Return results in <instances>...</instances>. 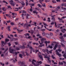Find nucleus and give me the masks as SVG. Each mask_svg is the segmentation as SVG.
I'll list each match as a JSON object with an SVG mask.
<instances>
[{"mask_svg": "<svg viewBox=\"0 0 66 66\" xmlns=\"http://www.w3.org/2000/svg\"><path fill=\"white\" fill-rule=\"evenodd\" d=\"M45 29H42L41 30V31H43V32H44V31H45Z\"/></svg>", "mask_w": 66, "mask_h": 66, "instance_id": "nucleus-49", "label": "nucleus"}, {"mask_svg": "<svg viewBox=\"0 0 66 66\" xmlns=\"http://www.w3.org/2000/svg\"><path fill=\"white\" fill-rule=\"evenodd\" d=\"M38 6V7H42V6L40 5V4H38L37 5Z\"/></svg>", "mask_w": 66, "mask_h": 66, "instance_id": "nucleus-55", "label": "nucleus"}, {"mask_svg": "<svg viewBox=\"0 0 66 66\" xmlns=\"http://www.w3.org/2000/svg\"><path fill=\"white\" fill-rule=\"evenodd\" d=\"M63 56L64 57L65 59H66V55H65V54H64L63 55Z\"/></svg>", "mask_w": 66, "mask_h": 66, "instance_id": "nucleus-57", "label": "nucleus"}, {"mask_svg": "<svg viewBox=\"0 0 66 66\" xmlns=\"http://www.w3.org/2000/svg\"><path fill=\"white\" fill-rule=\"evenodd\" d=\"M37 63H38L37 64H42V61H37Z\"/></svg>", "mask_w": 66, "mask_h": 66, "instance_id": "nucleus-25", "label": "nucleus"}, {"mask_svg": "<svg viewBox=\"0 0 66 66\" xmlns=\"http://www.w3.org/2000/svg\"><path fill=\"white\" fill-rule=\"evenodd\" d=\"M39 2L42 4V2H43V0H39Z\"/></svg>", "mask_w": 66, "mask_h": 66, "instance_id": "nucleus-36", "label": "nucleus"}, {"mask_svg": "<svg viewBox=\"0 0 66 66\" xmlns=\"http://www.w3.org/2000/svg\"><path fill=\"white\" fill-rule=\"evenodd\" d=\"M51 20H53L54 21V20H55V18H52L51 19Z\"/></svg>", "mask_w": 66, "mask_h": 66, "instance_id": "nucleus-63", "label": "nucleus"}, {"mask_svg": "<svg viewBox=\"0 0 66 66\" xmlns=\"http://www.w3.org/2000/svg\"><path fill=\"white\" fill-rule=\"evenodd\" d=\"M59 64L60 65H63V63L62 62L61 63L60 62H59Z\"/></svg>", "mask_w": 66, "mask_h": 66, "instance_id": "nucleus-29", "label": "nucleus"}, {"mask_svg": "<svg viewBox=\"0 0 66 66\" xmlns=\"http://www.w3.org/2000/svg\"><path fill=\"white\" fill-rule=\"evenodd\" d=\"M45 2H46V3L49 2H50V1H49V0H48H48H45Z\"/></svg>", "mask_w": 66, "mask_h": 66, "instance_id": "nucleus-59", "label": "nucleus"}, {"mask_svg": "<svg viewBox=\"0 0 66 66\" xmlns=\"http://www.w3.org/2000/svg\"><path fill=\"white\" fill-rule=\"evenodd\" d=\"M24 6H22V7H19V8H15V9H20H20H21V8H22V7H23Z\"/></svg>", "mask_w": 66, "mask_h": 66, "instance_id": "nucleus-24", "label": "nucleus"}, {"mask_svg": "<svg viewBox=\"0 0 66 66\" xmlns=\"http://www.w3.org/2000/svg\"><path fill=\"white\" fill-rule=\"evenodd\" d=\"M51 57L53 59H55V57H54V55H52Z\"/></svg>", "mask_w": 66, "mask_h": 66, "instance_id": "nucleus-50", "label": "nucleus"}, {"mask_svg": "<svg viewBox=\"0 0 66 66\" xmlns=\"http://www.w3.org/2000/svg\"><path fill=\"white\" fill-rule=\"evenodd\" d=\"M1 43H2V46H2V47H3V46H4V45H5L6 44V42H4V41H2L1 42ZM4 44V45H3Z\"/></svg>", "mask_w": 66, "mask_h": 66, "instance_id": "nucleus-14", "label": "nucleus"}, {"mask_svg": "<svg viewBox=\"0 0 66 66\" xmlns=\"http://www.w3.org/2000/svg\"><path fill=\"white\" fill-rule=\"evenodd\" d=\"M34 62H36V60L34 59H33L32 61V64L34 65L35 66H36V64H35V63Z\"/></svg>", "mask_w": 66, "mask_h": 66, "instance_id": "nucleus-10", "label": "nucleus"}, {"mask_svg": "<svg viewBox=\"0 0 66 66\" xmlns=\"http://www.w3.org/2000/svg\"><path fill=\"white\" fill-rule=\"evenodd\" d=\"M46 39V38H42L41 39H40L41 41H44Z\"/></svg>", "mask_w": 66, "mask_h": 66, "instance_id": "nucleus-32", "label": "nucleus"}, {"mask_svg": "<svg viewBox=\"0 0 66 66\" xmlns=\"http://www.w3.org/2000/svg\"><path fill=\"white\" fill-rule=\"evenodd\" d=\"M50 48V49H52L53 48V47L51 45H49L47 47V48Z\"/></svg>", "mask_w": 66, "mask_h": 66, "instance_id": "nucleus-19", "label": "nucleus"}, {"mask_svg": "<svg viewBox=\"0 0 66 66\" xmlns=\"http://www.w3.org/2000/svg\"><path fill=\"white\" fill-rule=\"evenodd\" d=\"M31 34H33L34 33V30H31Z\"/></svg>", "mask_w": 66, "mask_h": 66, "instance_id": "nucleus-41", "label": "nucleus"}, {"mask_svg": "<svg viewBox=\"0 0 66 66\" xmlns=\"http://www.w3.org/2000/svg\"><path fill=\"white\" fill-rule=\"evenodd\" d=\"M48 20H47V21H48V22H50L51 21H50V18H48Z\"/></svg>", "mask_w": 66, "mask_h": 66, "instance_id": "nucleus-46", "label": "nucleus"}, {"mask_svg": "<svg viewBox=\"0 0 66 66\" xmlns=\"http://www.w3.org/2000/svg\"><path fill=\"white\" fill-rule=\"evenodd\" d=\"M8 44L9 45V47H10L11 46V43L10 42H9L8 43Z\"/></svg>", "mask_w": 66, "mask_h": 66, "instance_id": "nucleus-54", "label": "nucleus"}, {"mask_svg": "<svg viewBox=\"0 0 66 66\" xmlns=\"http://www.w3.org/2000/svg\"><path fill=\"white\" fill-rule=\"evenodd\" d=\"M23 13H26L27 12L25 11L24 10H23V12H22Z\"/></svg>", "mask_w": 66, "mask_h": 66, "instance_id": "nucleus-62", "label": "nucleus"}, {"mask_svg": "<svg viewBox=\"0 0 66 66\" xmlns=\"http://www.w3.org/2000/svg\"><path fill=\"white\" fill-rule=\"evenodd\" d=\"M41 41V43H40V41H38L39 43V44L40 45H42V44H43L44 43V41Z\"/></svg>", "mask_w": 66, "mask_h": 66, "instance_id": "nucleus-18", "label": "nucleus"}, {"mask_svg": "<svg viewBox=\"0 0 66 66\" xmlns=\"http://www.w3.org/2000/svg\"><path fill=\"white\" fill-rule=\"evenodd\" d=\"M19 64H20L22 65H23V62H21V61H19L18 63Z\"/></svg>", "mask_w": 66, "mask_h": 66, "instance_id": "nucleus-30", "label": "nucleus"}, {"mask_svg": "<svg viewBox=\"0 0 66 66\" xmlns=\"http://www.w3.org/2000/svg\"><path fill=\"white\" fill-rule=\"evenodd\" d=\"M57 47H58V48H61V46L60 45H57Z\"/></svg>", "mask_w": 66, "mask_h": 66, "instance_id": "nucleus-64", "label": "nucleus"}, {"mask_svg": "<svg viewBox=\"0 0 66 66\" xmlns=\"http://www.w3.org/2000/svg\"><path fill=\"white\" fill-rule=\"evenodd\" d=\"M42 5L43 7H46V5H45V3H43V4H42Z\"/></svg>", "mask_w": 66, "mask_h": 66, "instance_id": "nucleus-37", "label": "nucleus"}, {"mask_svg": "<svg viewBox=\"0 0 66 66\" xmlns=\"http://www.w3.org/2000/svg\"><path fill=\"white\" fill-rule=\"evenodd\" d=\"M7 37L8 38H10V39H11V41H13V40H14V38H12L11 39V37L9 36H8Z\"/></svg>", "mask_w": 66, "mask_h": 66, "instance_id": "nucleus-20", "label": "nucleus"}, {"mask_svg": "<svg viewBox=\"0 0 66 66\" xmlns=\"http://www.w3.org/2000/svg\"><path fill=\"white\" fill-rule=\"evenodd\" d=\"M42 34L43 36H45V32L44 31H43Z\"/></svg>", "mask_w": 66, "mask_h": 66, "instance_id": "nucleus-44", "label": "nucleus"}, {"mask_svg": "<svg viewBox=\"0 0 66 66\" xmlns=\"http://www.w3.org/2000/svg\"><path fill=\"white\" fill-rule=\"evenodd\" d=\"M52 51H53V50H51L49 51V53H50L51 54H52Z\"/></svg>", "mask_w": 66, "mask_h": 66, "instance_id": "nucleus-45", "label": "nucleus"}, {"mask_svg": "<svg viewBox=\"0 0 66 66\" xmlns=\"http://www.w3.org/2000/svg\"><path fill=\"white\" fill-rule=\"evenodd\" d=\"M18 44V43L17 42H15V45H17Z\"/></svg>", "mask_w": 66, "mask_h": 66, "instance_id": "nucleus-61", "label": "nucleus"}, {"mask_svg": "<svg viewBox=\"0 0 66 66\" xmlns=\"http://www.w3.org/2000/svg\"><path fill=\"white\" fill-rule=\"evenodd\" d=\"M62 9H60V11L61 12H64V11H62V10H64V11H66V8H64L63 7H61Z\"/></svg>", "mask_w": 66, "mask_h": 66, "instance_id": "nucleus-7", "label": "nucleus"}, {"mask_svg": "<svg viewBox=\"0 0 66 66\" xmlns=\"http://www.w3.org/2000/svg\"><path fill=\"white\" fill-rule=\"evenodd\" d=\"M58 20H63V19H62V18L61 19L60 17L58 18Z\"/></svg>", "mask_w": 66, "mask_h": 66, "instance_id": "nucleus-48", "label": "nucleus"}, {"mask_svg": "<svg viewBox=\"0 0 66 66\" xmlns=\"http://www.w3.org/2000/svg\"><path fill=\"white\" fill-rule=\"evenodd\" d=\"M9 3L10 4H11V5L12 6H15V4L14 3V2L13 1L11 0L9 1Z\"/></svg>", "mask_w": 66, "mask_h": 66, "instance_id": "nucleus-6", "label": "nucleus"}, {"mask_svg": "<svg viewBox=\"0 0 66 66\" xmlns=\"http://www.w3.org/2000/svg\"><path fill=\"white\" fill-rule=\"evenodd\" d=\"M9 39H5V42L6 43L7 42H9Z\"/></svg>", "mask_w": 66, "mask_h": 66, "instance_id": "nucleus-33", "label": "nucleus"}, {"mask_svg": "<svg viewBox=\"0 0 66 66\" xmlns=\"http://www.w3.org/2000/svg\"><path fill=\"white\" fill-rule=\"evenodd\" d=\"M25 53H26V55H27V56H29V55L30 54L28 53V52H27V51H26L25 52Z\"/></svg>", "mask_w": 66, "mask_h": 66, "instance_id": "nucleus-31", "label": "nucleus"}, {"mask_svg": "<svg viewBox=\"0 0 66 66\" xmlns=\"http://www.w3.org/2000/svg\"><path fill=\"white\" fill-rule=\"evenodd\" d=\"M11 26H9L7 27V28L8 29V30L9 31H11V29H10V28H11Z\"/></svg>", "mask_w": 66, "mask_h": 66, "instance_id": "nucleus-23", "label": "nucleus"}, {"mask_svg": "<svg viewBox=\"0 0 66 66\" xmlns=\"http://www.w3.org/2000/svg\"><path fill=\"white\" fill-rule=\"evenodd\" d=\"M34 39L36 41H37L38 40V38H35Z\"/></svg>", "mask_w": 66, "mask_h": 66, "instance_id": "nucleus-40", "label": "nucleus"}, {"mask_svg": "<svg viewBox=\"0 0 66 66\" xmlns=\"http://www.w3.org/2000/svg\"><path fill=\"white\" fill-rule=\"evenodd\" d=\"M63 22V23H64V21H63V20H59V22Z\"/></svg>", "mask_w": 66, "mask_h": 66, "instance_id": "nucleus-53", "label": "nucleus"}, {"mask_svg": "<svg viewBox=\"0 0 66 66\" xmlns=\"http://www.w3.org/2000/svg\"><path fill=\"white\" fill-rule=\"evenodd\" d=\"M61 46H62V47H65V45H64V44H63L62 43H61Z\"/></svg>", "mask_w": 66, "mask_h": 66, "instance_id": "nucleus-47", "label": "nucleus"}, {"mask_svg": "<svg viewBox=\"0 0 66 66\" xmlns=\"http://www.w3.org/2000/svg\"><path fill=\"white\" fill-rule=\"evenodd\" d=\"M9 52L10 53H14V54H15V55H17L18 53H19V52H15L14 53L13 52V51H14V49H11V47H10L9 48Z\"/></svg>", "mask_w": 66, "mask_h": 66, "instance_id": "nucleus-1", "label": "nucleus"}, {"mask_svg": "<svg viewBox=\"0 0 66 66\" xmlns=\"http://www.w3.org/2000/svg\"><path fill=\"white\" fill-rule=\"evenodd\" d=\"M54 23L55 24V27H56L57 28H60V26H59V25H56V22H55Z\"/></svg>", "mask_w": 66, "mask_h": 66, "instance_id": "nucleus-16", "label": "nucleus"}, {"mask_svg": "<svg viewBox=\"0 0 66 66\" xmlns=\"http://www.w3.org/2000/svg\"><path fill=\"white\" fill-rule=\"evenodd\" d=\"M7 50H8V48H7L6 50L5 51H4V53H5L6 52V51H7Z\"/></svg>", "mask_w": 66, "mask_h": 66, "instance_id": "nucleus-52", "label": "nucleus"}, {"mask_svg": "<svg viewBox=\"0 0 66 66\" xmlns=\"http://www.w3.org/2000/svg\"><path fill=\"white\" fill-rule=\"evenodd\" d=\"M33 13H36V14H38V12H36V11H33Z\"/></svg>", "mask_w": 66, "mask_h": 66, "instance_id": "nucleus-42", "label": "nucleus"}, {"mask_svg": "<svg viewBox=\"0 0 66 66\" xmlns=\"http://www.w3.org/2000/svg\"><path fill=\"white\" fill-rule=\"evenodd\" d=\"M46 52H47V53H48V54H49V51L48 50V49H46Z\"/></svg>", "mask_w": 66, "mask_h": 66, "instance_id": "nucleus-39", "label": "nucleus"}, {"mask_svg": "<svg viewBox=\"0 0 66 66\" xmlns=\"http://www.w3.org/2000/svg\"><path fill=\"white\" fill-rule=\"evenodd\" d=\"M60 7H61V6H57L56 8V11H59V10L60 9Z\"/></svg>", "mask_w": 66, "mask_h": 66, "instance_id": "nucleus-11", "label": "nucleus"}, {"mask_svg": "<svg viewBox=\"0 0 66 66\" xmlns=\"http://www.w3.org/2000/svg\"><path fill=\"white\" fill-rule=\"evenodd\" d=\"M43 55H44V58L45 59H47L48 61L50 60V58L48 56V55L46 54H42Z\"/></svg>", "mask_w": 66, "mask_h": 66, "instance_id": "nucleus-4", "label": "nucleus"}, {"mask_svg": "<svg viewBox=\"0 0 66 66\" xmlns=\"http://www.w3.org/2000/svg\"><path fill=\"white\" fill-rule=\"evenodd\" d=\"M19 57H21V58H22L23 57H22V55L21 54H19Z\"/></svg>", "mask_w": 66, "mask_h": 66, "instance_id": "nucleus-35", "label": "nucleus"}, {"mask_svg": "<svg viewBox=\"0 0 66 66\" xmlns=\"http://www.w3.org/2000/svg\"><path fill=\"white\" fill-rule=\"evenodd\" d=\"M20 48L21 49H25V48H26V46H24V45H23L22 46H21L20 47Z\"/></svg>", "mask_w": 66, "mask_h": 66, "instance_id": "nucleus-15", "label": "nucleus"}, {"mask_svg": "<svg viewBox=\"0 0 66 66\" xmlns=\"http://www.w3.org/2000/svg\"><path fill=\"white\" fill-rule=\"evenodd\" d=\"M44 28H45V29H46L47 30H48L49 31H52V29H48V28H46V26H44Z\"/></svg>", "mask_w": 66, "mask_h": 66, "instance_id": "nucleus-21", "label": "nucleus"}, {"mask_svg": "<svg viewBox=\"0 0 66 66\" xmlns=\"http://www.w3.org/2000/svg\"><path fill=\"white\" fill-rule=\"evenodd\" d=\"M0 64L1 65H2V66H4V64H2V62H0Z\"/></svg>", "mask_w": 66, "mask_h": 66, "instance_id": "nucleus-56", "label": "nucleus"}, {"mask_svg": "<svg viewBox=\"0 0 66 66\" xmlns=\"http://www.w3.org/2000/svg\"><path fill=\"white\" fill-rule=\"evenodd\" d=\"M44 43L45 44H46V47H47V44H47V41H45Z\"/></svg>", "mask_w": 66, "mask_h": 66, "instance_id": "nucleus-34", "label": "nucleus"}, {"mask_svg": "<svg viewBox=\"0 0 66 66\" xmlns=\"http://www.w3.org/2000/svg\"><path fill=\"white\" fill-rule=\"evenodd\" d=\"M17 30L18 31L19 33H20L21 32L23 31V30H20L18 29H17Z\"/></svg>", "mask_w": 66, "mask_h": 66, "instance_id": "nucleus-22", "label": "nucleus"}, {"mask_svg": "<svg viewBox=\"0 0 66 66\" xmlns=\"http://www.w3.org/2000/svg\"><path fill=\"white\" fill-rule=\"evenodd\" d=\"M30 16V14H27V15L26 16V19H29V18H28V16Z\"/></svg>", "mask_w": 66, "mask_h": 66, "instance_id": "nucleus-28", "label": "nucleus"}, {"mask_svg": "<svg viewBox=\"0 0 66 66\" xmlns=\"http://www.w3.org/2000/svg\"><path fill=\"white\" fill-rule=\"evenodd\" d=\"M16 59H17V56H15V58H13L12 59L13 60V62H14V63H15L16 62H16L17 61V60H16Z\"/></svg>", "mask_w": 66, "mask_h": 66, "instance_id": "nucleus-12", "label": "nucleus"}, {"mask_svg": "<svg viewBox=\"0 0 66 66\" xmlns=\"http://www.w3.org/2000/svg\"><path fill=\"white\" fill-rule=\"evenodd\" d=\"M59 52H61L62 51V50H56V54L57 55H58V56L59 57H61V54H60V53H59Z\"/></svg>", "mask_w": 66, "mask_h": 66, "instance_id": "nucleus-2", "label": "nucleus"}, {"mask_svg": "<svg viewBox=\"0 0 66 66\" xmlns=\"http://www.w3.org/2000/svg\"><path fill=\"white\" fill-rule=\"evenodd\" d=\"M30 34L29 33H27L26 34H25L24 35H25L26 36H29V35Z\"/></svg>", "mask_w": 66, "mask_h": 66, "instance_id": "nucleus-38", "label": "nucleus"}, {"mask_svg": "<svg viewBox=\"0 0 66 66\" xmlns=\"http://www.w3.org/2000/svg\"><path fill=\"white\" fill-rule=\"evenodd\" d=\"M29 4V3L28 2V1H27L26 2V6H28V4Z\"/></svg>", "mask_w": 66, "mask_h": 66, "instance_id": "nucleus-43", "label": "nucleus"}, {"mask_svg": "<svg viewBox=\"0 0 66 66\" xmlns=\"http://www.w3.org/2000/svg\"><path fill=\"white\" fill-rule=\"evenodd\" d=\"M25 37L26 38H31V36H28V37Z\"/></svg>", "mask_w": 66, "mask_h": 66, "instance_id": "nucleus-60", "label": "nucleus"}, {"mask_svg": "<svg viewBox=\"0 0 66 66\" xmlns=\"http://www.w3.org/2000/svg\"><path fill=\"white\" fill-rule=\"evenodd\" d=\"M2 10L4 12H5V11H6V9H5V7H3L2 8Z\"/></svg>", "mask_w": 66, "mask_h": 66, "instance_id": "nucleus-26", "label": "nucleus"}, {"mask_svg": "<svg viewBox=\"0 0 66 66\" xmlns=\"http://www.w3.org/2000/svg\"><path fill=\"white\" fill-rule=\"evenodd\" d=\"M15 49L16 50H20V48L18 47H15Z\"/></svg>", "mask_w": 66, "mask_h": 66, "instance_id": "nucleus-27", "label": "nucleus"}, {"mask_svg": "<svg viewBox=\"0 0 66 66\" xmlns=\"http://www.w3.org/2000/svg\"><path fill=\"white\" fill-rule=\"evenodd\" d=\"M28 24L25 23L23 27H24V28H25V27H27V28H28Z\"/></svg>", "mask_w": 66, "mask_h": 66, "instance_id": "nucleus-17", "label": "nucleus"}, {"mask_svg": "<svg viewBox=\"0 0 66 66\" xmlns=\"http://www.w3.org/2000/svg\"><path fill=\"white\" fill-rule=\"evenodd\" d=\"M53 43L54 44H56L55 45V46H54L53 50H56V48L57 47V45L59 44V43L57 42H53Z\"/></svg>", "mask_w": 66, "mask_h": 66, "instance_id": "nucleus-3", "label": "nucleus"}, {"mask_svg": "<svg viewBox=\"0 0 66 66\" xmlns=\"http://www.w3.org/2000/svg\"><path fill=\"white\" fill-rule=\"evenodd\" d=\"M3 2L4 3H6V4H8V3H7L6 2V1H3Z\"/></svg>", "mask_w": 66, "mask_h": 66, "instance_id": "nucleus-51", "label": "nucleus"}, {"mask_svg": "<svg viewBox=\"0 0 66 66\" xmlns=\"http://www.w3.org/2000/svg\"><path fill=\"white\" fill-rule=\"evenodd\" d=\"M56 2H61L60 0H53L52 1V2L53 3H56Z\"/></svg>", "mask_w": 66, "mask_h": 66, "instance_id": "nucleus-8", "label": "nucleus"}, {"mask_svg": "<svg viewBox=\"0 0 66 66\" xmlns=\"http://www.w3.org/2000/svg\"><path fill=\"white\" fill-rule=\"evenodd\" d=\"M60 39H62L61 40V42H64V39L63 38V36H61L60 37Z\"/></svg>", "mask_w": 66, "mask_h": 66, "instance_id": "nucleus-13", "label": "nucleus"}, {"mask_svg": "<svg viewBox=\"0 0 66 66\" xmlns=\"http://www.w3.org/2000/svg\"><path fill=\"white\" fill-rule=\"evenodd\" d=\"M16 2H18V3H21V4H22V6H24L25 5V3H24V2H23V1H21V2H20L18 0H16Z\"/></svg>", "mask_w": 66, "mask_h": 66, "instance_id": "nucleus-5", "label": "nucleus"}, {"mask_svg": "<svg viewBox=\"0 0 66 66\" xmlns=\"http://www.w3.org/2000/svg\"><path fill=\"white\" fill-rule=\"evenodd\" d=\"M11 24L12 26H13V25H14V23L12 22L11 23Z\"/></svg>", "mask_w": 66, "mask_h": 66, "instance_id": "nucleus-58", "label": "nucleus"}, {"mask_svg": "<svg viewBox=\"0 0 66 66\" xmlns=\"http://www.w3.org/2000/svg\"><path fill=\"white\" fill-rule=\"evenodd\" d=\"M40 53V52H39V53H38L39 57L42 60H43V57L42 56V55H40L39 54Z\"/></svg>", "mask_w": 66, "mask_h": 66, "instance_id": "nucleus-9", "label": "nucleus"}]
</instances>
